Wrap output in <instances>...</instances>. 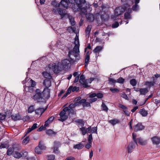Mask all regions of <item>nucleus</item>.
<instances>
[{"label": "nucleus", "instance_id": "nucleus-1", "mask_svg": "<svg viewBox=\"0 0 160 160\" xmlns=\"http://www.w3.org/2000/svg\"><path fill=\"white\" fill-rule=\"evenodd\" d=\"M75 45L72 50L69 51L68 56L72 64L77 63L80 59L79 47L80 46L78 36L76 35L74 38Z\"/></svg>", "mask_w": 160, "mask_h": 160}, {"label": "nucleus", "instance_id": "nucleus-2", "mask_svg": "<svg viewBox=\"0 0 160 160\" xmlns=\"http://www.w3.org/2000/svg\"><path fill=\"white\" fill-rule=\"evenodd\" d=\"M71 3L73 4L72 9L74 12L81 11L85 14L88 8L91 10V5L86 3L85 0H71Z\"/></svg>", "mask_w": 160, "mask_h": 160}, {"label": "nucleus", "instance_id": "nucleus-3", "mask_svg": "<svg viewBox=\"0 0 160 160\" xmlns=\"http://www.w3.org/2000/svg\"><path fill=\"white\" fill-rule=\"evenodd\" d=\"M50 90L47 88L44 89L42 92L39 89H37L36 93L32 97V98L38 102H44L46 99H48L50 98Z\"/></svg>", "mask_w": 160, "mask_h": 160}, {"label": "nucleus", "instance_id": "nucleus-4", "mask_svg": "<svg viewBox=\"0 0 160 160\" xmlns=\"http://www.w3.org/2000/svg\"><path fill=\"white\" fill-rule=\"evenodd\" d=\"M136 136L137 135L136 134L133 133L132 134L133 142H131L128 147V152L129 153H131L132 151V150L135 148L136 146L137 145V141L136 140Z\"/></svg>", "mask_w": 160, "mask_h": 160}, {"label": "nucleus", "instance_id": "nucleus-5", "mask_svg": "<svg viewBox=\"0 0 160 160\" xmlns=\"http://www.w3.org/2000/svg\"><path fill=\"white\" fill-rule=\"evenodd\" d=\"M132 4H130L127 2V4H126L125 7V10L126 12H125L124 15V19L126 20H129L132 19V16L131 13L132 12V9L131 8V5Z\"/></svg>", "mask_w": 160, "mask_h": 160}, {"label": "nucleus", "instance_id": "nucleus-6", "mask_svg": "<svg viewBox=\"0 0 160 160\" xmlns=\"http://www.w3.org/2000/svg\"><path fill=\"white\" fill-rule=\"evenodd\" d=\"M59 7L56 6L53 8L52 12L56 14L58 13L62 18L67 14V11L66 9L59 8Z\"/></svg>", "mask_w": 160, "mask_h": 160}, {"label": "nucleus", "instance_id": "nucleus-7", "mask_svg": "<svg viewBox=\"0 0 160 160\" xmlns=\"http://www.w3.org/2000/svg\"><path fill=\"white\" fill-rule=\"evenodd\" d=\"M70 60L68 59L63 60L61 61V66L64 70H68L72 65Z\"/></svg>", "mask_w": 160, "mask_h": 160}, {"label": "nucleus", "instance_id": "nucleus-8", "mask_svg": "<svg viewBox=\"0 0 160 160\" xmlns=\"http://www.w3.org/2000/svg\"><path fill=\"white\" fill-rule=\"evenodd\" d=\"M125 3H124L123 6H120L117 7L115 10V15L118 16L121 14L125 10L126 4H127V2H125Z\"/></svg>", "mask_w": 160, "mask_h": 160}, {"label": "nucleus", "instance_id": "nucleus-9", "mask_svg": "<svg viewBox=\"0 0 160 160\" xmlns=\"http://www.w3.org/2000/svg\"><path fill=\"white\" fill-rule=\"evenodd\" d=\"M102 12L101 11H99L98 12H96L95 14V16L96 17H98V18L100 17L102 21L104 22L108 20V17L107 15L105 13V12H103V13L102 14Z\"/></svg>", "mask_w": 160, "mask_h": 160}, {"label": "nucleus", "instance_id": "nucleus-10", "mask_svg": "<svg viewBox=\"0 0 160 160\" xmlns=\"http://www.w3.org/2000/svg\"><path fill=\"white\" fill-rule=\"evenodd\" d=\"M12 118L15 121L18 120L22 119L24 121L29 120V118L28 116H25L23 117V118L21 119V117L19 114H16L15 115H12L11 116Z\"/></svg>", "mask_w": 160, "mask_h": 160}, {"label": "nucleus", "instance_id": "nucleus-11", "mask_svg": "<svg viewBox=\"0 0 160 160\" xmlns=\"http://www.w3.org/2000/svg\"><path fill=\"white\" fill-rule=\"evenodd\" d=\"M66 108H64L59 113L60 118L58 119L59 121L63 122L67 119L68 117L66 115V112L65 111V110H66Z\"/></svg>", "mask_w": 160, "mask_h": 160}, {"label": "nucleus", "instance_id": "nucleus-12", "mask_svg": "<svg viewBox=\"0 0 160 160\" xmlns=\"http://www.w3.org/2000/svg\"><path fill=\"white\" fill-rule=\"evenodd\" d=\"M86 80L85 76L83 74H81L80 77L79 82L84 88H87L89 87V86L87 83Z\"/></svg>", "mask_w": 160, "mask_h": 160}, {"label": "nucleus", "instance_id": "nucleus-13", "mask_svg": "<svg viewBox=\"0 0 160 160\" xmlns=\"http://www.w3.org/2000/svg\"><path fill=\"white\" fill-rule=\"evenodd\" d=\"M52 5H55V6H57V7H59L60 5H61L63 7L66 8H68L69 5L68 4V3L64 2L63 0H62L60 4L57 3L55 1H54L52 2Z\"/></svg>", "mask_w": 160, "mask_h": 160}, {"label": "nucleus", "instance_id": "nucleus-14", "mask_svg": "<svg viewBox=\"0 0 160 160\" xmlns=\"http://www.w3.org/2000/svg\"><path fill=\"white\" fill-rule=\"evenodd\" d=\"M48 67L49 68H52V71L55 73H58L60 71L59 67L58 65H53L52 64H51L48 65Z\"/></svg>", "mask_w": 160, "mask_h": 160}, {"label": "nucleus", "instance_id": "nucleus-15", "mask_svg": "<svg viewBox=\"0 0 160 160\" xmlns=\"http://www.w3.org/2000/svg\"><path fill=\"white\" fill-rule=\"evenodd\" d=\"M133 128L135 132H137L143 130L144 128V127L141 123L139 122L135 125Z\"/></svg>", "mask_w": 160, "mask_h": 160}, {"label": "nucleus", "instance_id": "nucleus-16", "mask_svg": "<svg viewBox=\"0 0 160 160\" xmlns=\"http://www.w3.org/2000/svg\"><path fill=\"white\" fill-rule=\"evenodd\" d=\"M153 144L158 145L160 143V138L158 136H154L151 138Z\"/></svg>", "mask_w": 160, "mask_h": 160}, {"label": "nucleus", "instance_id": "nucleus-17", "mask_svg": "<svg viewBox=\"0 0 160 160\" xmlns=\"http://www.w3.org/2000/svg\"><path fill=\"white\" fill-rule=\"evenodd\" d=\"M29 83H30L31 85V86L30 87H28V91L29 92H33L34 89L33 88L34 86H35L36 85V82L33 81L31 79L29 81Z\"/></svg>", "mask_w": 160, "mask_h": 160}, {"label": "nucleus", "instance_id": "nucleus-18", "mask_svg": "<svg viewBox=\"0 0 160 160\" xmlns=\"http://www.w3.org/2000/svg\"><path fill=\"white\" fill-rule=\"evenodd\" d=\"M85 14H86V18L88 21L90 22H93L94 21L95 17L93 14L90 13H87V12Z\"/></svg>", "mask_w": 160, "mask_h": 160}, {"label": "nucleus", "instance_id": "nucleus-19", "mask_svg": "<svg viewBox=\"0 0 160 160\" xmlns=\"http://www.w3.org/2000/svg\"><path fill=\"white\" fill-rule=\"evenodd\" d=\"M43 85L46 87L44 89L48 88L50 87L51 85V79H45L44 80Z\"/></svg>", "mask_w": 160, "mask_h": 160}, {"label": "nucleus", "instance_id": "nucleus-20", "mask_svg": "<svg viewBox=\"0 0 160 160\" xmlns=\"http://www.w3.org/2000/svg\"><path fill=\"white\" fill-rule=\"evenodd\" d=\"M46 108H39L35 110V112L36 114L41 115L46 110Z\"/></svg>", "mask_w": 160, "mask_h": 160}, {"label": "nucleus", "instance_id": "nucleus-21", "mask_svg": "<svg viewBox=\"0 0 160 160\" xmlns=\"http://www.w3.org/2000/svg\"><path fill=\"white\" fill-rule=\"evenodd\" d=\"M136 140L137 143L138 142L141 145H144L147 143V140H142L141 138H138L136 139Z\"/></svg>", "mask_w": 160, "mask_h": 160}, {"label": "nucleus", "instance_id": "nucleus-22", "mask_svg": "<svg viewBox=\"0 0 160 160\" xmlns=\"http://www.w3.org/2000/svg\"><path fill=\"white\" fill-rule=\"evenodd\" d=\"M60 143L59 142H54V146L53 147V152L55 153H58V147Z\"/></svg>", "mask_w": 160, "mask_h": 160}, {"label": "nucleus", "instance_id": "nucleus-23", "mask_svg": "<svg viewBox=\"0 0 160 160\" xmlns=\"http://www.w3.org/2000/svg\"><path fill=\"white\" fill-rule=\"evenodd\" d=\"M54 118L53 116L50 117L46 121L44 126L45 127H46L48 125L49 123H51L53 120Z\"/></svg>", "mask_w": 160, "mask_h": 160}, {"label": "nucleus", "instance_id": "nucleus-24", "mask_svg": "<svg viewBox=\"0 0 160 160\" xmlns=\"http://www.w3.org/2000/svg\"><path fill=\"white\" fill-rule=\"evenodd\" d=\"M100 8L102 9L100 11H102V12L103 11V12H105L108 9L109 7L107 4H103L101 5Z\"/></svg>", "mask_w": 160, "mask_h": 160}, {"label": "nucleus", "instance_id": "nucleus-25", "mask_svg": "<svg viewBox=\"0 0 160 160\" xmlns=\"http://www.w3.org/2000/svg\"><path fill=\"white\" fill-rule=\"evenodd\" d=\"M89 52L88 51L86 53L85 55V66L86 67L88 64V62L90 59V56L89 54Z\"/></svg>", "mask_w": 160, "mask_h": 160}, {"label": "nucleus", "instance_id": "nucleus-26", "mask_svg": "<svg viewBox=\"0 0 160 160\" xmlns=\"http://www.w3.org/2000/svg\"><path fill=\"white\" fill-rule=\"evenodd\" d=\"M108 122L113 126H114L117 124L119 122V121L117 119L114 118L113 119L109 120Z\"/></svg>", "mask_w": 160, "mask_h": 160}, {"label": "nucleus", "instance_id": "nucleus-27", "mask_svg": "<svg viewBox=\"0 0 160 160\" xmlns=\"http://www.w3.org/2000/svg\"><path fill=\"white\" fill-rule=\"evenodd\" d=\"M84 147V144L82 142H79L78 144L74 145L73 148L78 150Z\"/></svg>", "mask_w": 160, "mask_h": 160}, {"label": "nucleus", "instance_id": "nucleus-28", "mask_svg": "<svg viewBox=\"0 0 160 160\" xmlns=\"http://www.w3.org/2000/svg\"><path fill=\"white\" fill-rule=\"evenodd\" d=\"M42 74L43 77L46 78V79H51L52 77L51 74L49 73L46 72H42Z\"/></svg>", "mask_w": 160, "mask_h": 160}, {"label": "nucleus", "instance_id": "nucleus-29", "mask_svg": "<svg viewBox=\"0 0 160 160\" xmlns=\"http://www.w3.org/2000/svg\"><path fill=\"white\" fill-rule=\"evenodd\" d=\"M92 28V26L91 25H89L87 27L85 30L86 36H88V37L89 36Z\"/></svg>", "mask_w": 160, "mask_h": 160}, {"label": "nucleus", "instance_id": "nucleus-30", "mask_svg": "<svg viewBox=\"0 0 160 160\" xmlns=\"http://www.w3.org/2000/svg\"><path fill=\"white\" fill-rule=\"evenodd\" d=\"M102 49V47L101 46H98L96 47V48L93 50V51L95 53L96 55L97 56H98L97 53L101 51Z\"/></svg>", "mask_w": 160, "mask_h": 160}, {"label": "nucleus", "instance_id": "nucleus-31", "mask_svg": "<svg viewBox=\"0 0 160 160\" xmlns=\"http://www.w3.org/2000/svg\"><path fill=\"white\" fill-rule=\"evenodd\" d=\"M8 149L7 152V154L8 156H11L14 150V148L13 147H10L8 148Z\"/></svg>", "mask_w": 160, "mask_h": 160}, {"label": "nucleus", "instance_id": "nucleus-32", "mask_svg": "<svg viewBox=\"0 0 160 160\" xmlns=\"http://www.w3.org/2000/svg\"><path fill=\"white\" fill-rule=\"evenodd\" d=\"M68 17L69 18V21L71 24L73 26L75 24V22L74 18L72 16L70 15H68Z\"/></svg>", "mask_w": 160, "mask_h": 160}, {"label": "nucleus", "instance_id": "nucleus-33", "mask_svg": "<svg viewBox=\"0 0 160 160\" xmlns=\"http://www.w3.org/2000/svg\"><path fill=\"white\" fill-rule=\"evenodd\" d=\"M135 1V4L132 7V10L135 11H138L139 10V6L138 5V4L139 2H136V0Z\"/></svg>", "mask_w": 160, "mask_h": 160}, {"label": "nucleus", "instance_id": "nucleus-34", "mask_svg": "<svg viewBox=\"0 0 160 160\" xmlns=\"http://www.w3.org/2000/svg\"><path fill=\"white\" fill-rule=\"evenodd\" d=\"M13 156L16 158H19L22 156V155L21 153L16 152L13 153Z\"/></svg>", "mask_w": 160, "mask_h": 160}, {"label": "nucleus", "instance_id": "nucleus-35", "mask_svg": "<svg viewBox=\"0 0 160 160\" xmlns=\"http://www.w3.org/2000/svg\"><path fill=\"white\" fill-rule=\"evenodd\" d=\"M139 112L140 113V114L142 115L143 117L146 116L148 114L147 112L144 109H140L139 111Z\"/></svg>", "mask_w": 160, "mask_h": 160}, {"label": "nucleus", "instance_id": "nucleus-36", "mask_svg": "<svg viewBox=\"0 0 160 160\" xmlns=\"http://www.w3.org/2000/svg\"><path fill=\"white\" fill-rule=\"evenodd\" d=\"M145 85L148 87H151L153 86L155 84V82L152 81H146L145 82Z\"/></svg>", "mask_w": 160, "mask_h": 160}, {"label": "nucleus", "instance_id": "nucleus-37", "mask_svg": "<svg viewBox=\"0 0 160 160\" xmlns=\"http://www.w3.org/2000/svg\"><path fill=\"white\" fill-rule=\"evenodd\" d=\"M65 108H67L66 110H65L66 112L68 111L69 114H74V110L73 109L69 108V107H66Z\"/></svg>", "mask_w": 160, "mask_h": 160}, {"label": "nucleus", "instance_id": "nucleus-38", "mask_svg": "<svg viewBox=\"0 0 160 160\" xmlns=\"http://www.w3.org/2000/svg\"><path fill=\"white\" fill-rule=\"evenodd\" d=\"M148 89L146 88H140V94L142 95H145L148 92Z\"/></svg>", "mask_w": 160, "mask_h": 160}, {"label": "nucleus", "instance_id": "nucleus-39", "mask_svg": "<svg viewBox=\"0 0 160 160\" xmlns=\"http://www.w3.org/2000/svg\"><path fill=\"white\" fill-rule=\"evenodd\" d=\"M80 131L82 132L83 135H84L87 133V129L84 127H83L80 128Z\"/></svg>", "mask_w": 160, "mask_h": 160}, {"label": "nucleus", "instance_id": "nucleus-40", "mask_svg": "<svg viewBox=\"0 0 160 160\" xmlns=\"http://www.w3.org/2000/svg\"><path fill=\"white\" fill-rule=\"evenodd\" d=\"M76 122L78 123L79 125H81L82 126H83L84 124V121L82 119H78L76 121Z\"/></svg>", "mask_w": 160, "mask_h": 160}, {"label": "nucleus", "instance_id": "nucleus-41", "mask_svg": "<svg viewBox=\"0 0 160 160\" xmlns=\"http://www.w3.org/2000/svg\"><path fill=\"white\" fill-rule=\"evenodd\" d=\"M35 108L33 105H31L29 106L28 109V113H31L34 111Z\"/></svg>", "mask_w": 160, "mask_h": 160}, {"label": "nucleus", "instance_id": "nucleus-42", "mask_svg": "<svg viewBox=\"0 0 160 160\" xmlns=\"http://www.w3.org/2000/svg\"><path fill=\"white\" fill-rule=\"evenodd\" d=\"M130 84L133 86H135L137 84V81L135 79H132L130 81Z\"/></svg>", "mask_w": 160, "mask_h": 160}, {"label": "nucleus", "instance_id": "nucleus-43", "mask_svg": "<svg viewBox=\"0 0 160 160\" xmlns=\"http://www.w3.org/2000/svg\"><path fill=\"white\" fill-rule=\"evenodd\" d=\"M101 107L102 109L104 111L107 112L108 110V109L107 107L105 105V103L102 102L101 105Z\"/></svg>", "mask_w": 160, "mask_h": 160}, {"label": "nucleus", "instance_id": "nucleus-44", "mask_svg": "<svg viewBox=\"0 0 160 160\" xmlns=\"http://www.w3.org/2000/svg\"><path fill=\"white\" fill-rule=\"evenodd\" d=\"M124 81V79L122 77H120L118 79L116 80V82L120 84H122Z\"/></svg>", "mask_w": 160, "mask_h": 160}, {"label": "nucleus", "instance_id": "nucleus-45", "mask_svg": "<svg viewBox=\"0 0 160 160\" xmlns=\"http://www.w3.org/2000/svg\"><path fill=\"white\" fill-rule=\"evenodd\" d=\"M38 147L41 150H44L45 149L46 147L43 145L42 142H39L38 144Z\"/></svg>", "mask_w": 160, "mask_h": 160}, {"label": "nucleus", "instance_id": "nucleus-46", "mask_svg": "<svg viewBox=\"0 0 160 160\" xmlns=\"http://www.w3.org/2000/svg\"><path fill=\"white\" fill-rule=\"evenodd\" d=\"M29 140V137H27L23 140L22 143L23 144L26 145L28 143Z\"/></svg>", "mask_w": 160, "mask_h": 160}, {"label": "nucleus", "instance_id": "nucleus-47", "mask_svg": "<svg viewBox=\"0 0 160 160\" xmlns=\"http://www.w3.org/2000/svg\"><path fill=\"white\" fill-rule=\"evenodd\" d=\"M46 133L49 135H52L55 134V133L51 129H48L46 131Z\"/></svg>", "mask_w": 160, "mask_h": 160}, {"label": "nucleus", "instance_id": "nucleus-48", "mask_svg": "<svg viewBox=\"0 0 160 160\" xmlns=\"http://www.w3.org/2000/svg\"><path fill=\"white\" fill-rule=\"evenodd\" d=\"M8 145L6 143H2L0 145V148L1 149L4 148H8Z\"/></svg>", "mask_w": 160, "mask_h": 160}, {"label": "nucleus", "instance_id": "nucleus-49", "mask_svg": "<svg viewBox=\"0 0 160 160\" xmlns=\"http://www.w3.org/2000/svg\"><path fill=\"white\" fill-rule=\"evenodd\" d=\"M47 157L48 160H54L55 158V156L54 155H49Z\"/></svg>", "mask_w": 160, "mask_h": 160}, {"label": "nucleus", "instance_id": "nucleus-50", "mask_svg": "<svg viewBox=\"0 0 160 160\" xmlns=\"http://www.w3.org/2000/svg\"><path fill=\"white\" fill-rule=\"evenodd\" d=\"M98 128L97 127H94L92 128L91 132L92 133L97 134Z\"/></svg>", "mask_w": 160, "mask_h": 160}, {"label": "nucleus", "instance_id": "nucleus-51", "mask_svg": "<svg viewBox=\"0 0 160 160\" xmlns=\"http://www.w3.org/2000/svg\"><path fill=\"white\" fill-rule=\"evenodd\" d=\"M42 150L39 147H36L35 149V151L36 153L38 154H40L42 153Z\"/></svg>", "mask_w": 160, "mask_h": 160}, {"label": "nucleus", "instance_id": "nucleus-52", "mask_svg": "<svg viewBox=\"0 0 160 160\" xmlns=\"http://www.w3.org/2000/svg\"><path fill=\"white\" fill-rule=\"evenodd\" d=\"M121 97H122V98L125 99L126 100H128V96H127V95L125 93V92H123L122 93H121Z\"/></svg>", "mask_w": 160, "mask_h": 160}, {"label": "nucleus", "instance_id": "nucleus-53", "mask_svg": "<svg viewBox=\"0 0 160 160\" xmlns=\"http://www.w3.org/2000/svg\"><path fill=\"white\" fill-rule=\"evenodd\" d=\"M92 134H90L88 138V141L89 143H92Z\"/></svg>", "mask_w": 160, "mask_h": 160}, {"label": "nucleus", "instance_id": "nucleus-54", "mask_svg": "<svg viewBox=\"0 0 160 160\" xmlns=\"http://www.w3.org/2000/svg\"><path fill=\"white\" fill-rule=\"evenodd\" d=\"M118 107L123 109L124 110L128 109V108L126 106L121 104H119Z\"/></svg>", "mask_w": 160, "mask_h": 160}, {"label": "nucleus", "instance_id": "nucleus-55", "mask_svg": "<svg viewBox=\"0 0 160 160\" xmlns=\"http://www.w3.org/2000/svg\"><path fill=\"white\" fill-rule=\"evenodd\" d=\"M119 26V23L117 22H115L112 25V27L113 28H116Z\"/></svg>", "mask_w": 160, "mask_h": 160}, {"label": "nucleus", "instance_id": "nucleus-56", "mask_svg": "<svg viewBox=\"0 0 160 160\" xmlns=\"http://www.w3.org/2000/svg\"><path fill=\"white\" fill-rule=\"evenodd\" d=\"M96 97L99 98H101L103 97V94L101 93H96Z\"/></svg>", "mask_w": 160, "mask_h": 160}, {"label": "nucleus", "instance_id": "nucleus-57", "mask_svg": "<svg viewBox=\"0 0 160 160\" xmlns=\"http://www.w3.org/2000/svg\"><path fill=\"white\" fill-rule=\"evenodd\" d=\"M94 78H90L88 79H86V82H87V84L88 83H91L94 80Z\"/></svg>", "mask_w": 160, "mask_h": 160}, {"label": "nucleus", "instance_id": "nucleus-58", "mask_svg": "<svg viewBox=\"0 0 160 160\" xmlns=\"http://www.w3.org/2000/svg\"><path fill=\"white\" fill-rule=\"evenodd\" d=\"M110 90L113 93L119 92V90L116 88H111L110 89Z\"/></svg>", "mask_w": 160, "mask_h": 160}, {"label": "nucleus", "instance_id": "nucleus-59", "mask_svg": "<svg viewBox=\"0 0 160 160\" xmlns=\"http://www.w3.org/2000/svg\"><path fill=\"white\" fill-rule=\"evenodd\" d=\"M79 89V88L78 87H77L75 86L74 87H73L72 89V92H74L75 91L78 92Z\"/></svg>", "mask_w": 160, "mask_h": 160}, {"label": "nucleus", "instance_id": "nucleus-60", "mask_svg": "<svg viewBox=\"0 0 160 160\" xmlns=\"http://www.w3.org/2000/svg\"><path fill=\"white\" fill-rule=\"evenodd\" d=\"M83 107H89L90 106V102L86 101L83 104Z\"/></svg>", "mask_w": 160, "mask_h": 160}, {"label": "nucleus", "instance_id": "nucleus-61", "mask_svg": "<svg viewBox=\"0 0 160 160\" xmlns=\"http://www.w3.org/2000/svg\"><path fill=\"white\" fill-rule=\"evenodd\" d=\"M97 100V98H91L89 100V101L90 103H92L96 101Z\"/></svg>", "mask_w": 160, "mask_h": 160}, {"label": "nucleus", "instance_id": "nucleus-62", "mask_svg": "<svg viewBox=\"0 0 160 160\" xmlns=\"http://www.w3.org/2000/svg\"><path fill=\"white\" fill-rule=\"evenodd\" d=\"M6 118V115L0 113V120H4Z\"/></svg>", "mask_w": 160, "mask_h": 160}, {"label": "nucleus", "instance_id": "nucleus-63", "mask_svg": "<svg viewBox=\"0 0 160 160\" xmlns=\"http://www.w3.org/2000/svg\"><path fill=\"white\" fill-rule=\"evenodd\" d=\"M86 101V99H82L79 101V102L81 105L82 104V105Z\"/></svg>", "mask_w": 160, "mask_h": 160}, {"label": "nucleus", "instance_id": "nucleus-64", "mask_svg": "<svg viewBox=\"0 0 160 160\" xmlns=\"http://www.w3.org/2000/svg\"><path fill=\"white\" fill-rule=\"evenodd\" d=\"M75 158L72 156H70L69 157L66 158L65 160H75Z\"/></svg>", "mask_w": 160, "mask_h": 160}]
</instances>
